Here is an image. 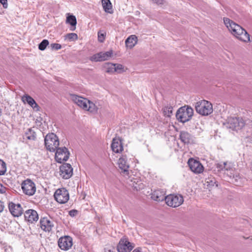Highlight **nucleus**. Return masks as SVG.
I'll use <instances>...</instances> for the list:
<instances>
[{"label":"nucleus","mask_w":252,"mask_h":252,"mask_svg":"<svg viewBox=\"0 0 252 252\" xmlns=\"http://www.w3.org/2000/svg\"><path fill=\"white\" fill-rule=\"evenodd\" d=\"M223 22L229 32L236 38L245 42L250 41V35L240 25L228 18H224Z\"/></svg>","instance_id":"1"},{"label":"nucleus","mask_w":252,"mask_h":252,"mask_svg":"<svg viewBox=\"0 0 252 252\" xmlns=\"http://www.w3.org/2000/svg\"><path fill=\"white\" fill-rule=\"evenodd\" d=\"M68 98L79 107L84 110L95 114L98 110V107L94 103L88 99L81 96L73 94H69Z\"/></svg>","instance_id":"2"},{"label":"nucleus","mask_w":252,"mask_h":252,"mask_svg":"<svg viewBox=\"0 0 252 252\" xmlns=\"http://www.w3.org/2000/svg\"><path fill=\"white\" fill-rule=\"evenodd\" d=\"M193 115V109L189 106H184L177 110L176 117L178 121L184 123L189 121Z\"/></svg>","instance_id":"3"},{"label":"nucleus","mask_w":252,"mask_h":252,"mask_svg":"<svg viewBox=\"0 0 252 252\" xmlns=\"http://www.w3.org/2000/svg\"><path fill=\"white\" fill-rule=\"evenodd\" d=\"M223 125L228 128L237 130L242 129L245 126V122L242 118L230 117L226 119Z\"/></svg>","instance_id":"4"},{"label":"nucleus","mask_w":252,"mask_h":252,"mask_svg":"<svg viewBox=\"0 0 252 252\" xmlns=\"http://www.w3.org/2000/svg\"><path fill=\"white\" fill-rule=\"evenodd\" d=\"M196 111L203 116H207L213 112V106L208 101L201 100L196 103Z\"/></svg>","instance_id":"5"},{"label":"nucleus","mask_w":252,"mask_h":252,"mask_svg":"<svg viewBox=\"0 0 252 252\" xmlns=\"http://www.w3.org/2000/svg\"><path fill=\"white\" fill-rule=\"evenodd\" d=\"M44 144L48 151L55 152L59 146V140L55 134L48 133L45 137Z\"/></svg>","instance_id":"6"},{"label":"nucleus","mask_w":252,"mask_h":252,"mask_svg":"<svg viewBox=\"0 0 252 252\" xmlns=\"http://www.w3.org/2000/svg\"><path fill=\"white\" fill-rule=\"evenodd\" d=\"M165 202L168 206L176 208L183 204L184 198L180 194H170L166 196Z\"/></svg>","instance_id":"7"},{"label":"nucleus","mask_w":252,"mask_h":252,"mask_svg":"<svg viewBox=\"0 0 252 252\" xmlns=\"http://www.w3.org/2000/svg\"><path fill=\"white\" fill-rule=\"evenodd\" d=\"M55 199L60 204L66 203L69 199L68 191L65 188L57 189L54 193Z\"/></svg>","instance_id":"8"},{"label":"nucleus","mask_w":252,"mask_h":252,"mask_svg":"<svg viewBox=\"0 0 252 252\" xmlns=\"http://www.w3.org/2000/svg\"><path fill=\"white\" fill-rule=\"evenodd\" d=\"M21 188L23 193L29 196L33 195L36 191L35 184L32 181L29 179L22 182Z\"/></svg>","instance_id":"9"},{"label":"nucleus","mask_w":252,"mask_h":252,"mask_svg":"<svg viewBox=\"0 0 252 252\" xmlns=\"http://www.w3.org/2000/svg\"><path fill=\"white\" fill-rule=\"evenodd\" d=\"M103 69L105 72L109 74H113L115 72L121 73L124 71V66L122 64L111 63H104L103 65Z\"/></svg>","instance_id":"10"},{"label":"nucleus","mask_w":252,"mask_h":252,"mask_svg":"<svg viewBox=\"0 0 252 252\" xmlns=\"http://www.w3.org/2000/svg\"><path fill=\"white\" fill-rule=\"evenodd\" d=\"M55 153V159L58 163H62L66 161L69 156V153L65 147L57 148Z\"/></svg>","instance_id":"11"},{"label":"nucleus","mask_w":252,"mask_h":252,"mask_svg":"<svg viewBox=\"0 0 252 252\" xmlns=\"http://www.w3.org/2000/svg\"><path fill=\"white\" fill-rule=\"evenodd\" d=\"M117 164L121 170L124 176H128L129 174V164L126 155H122L118 159Z\"/></svg>","instance_id":"12"},{"label":"nucleus","mask_w":252,"mask_h":252,"mask_svg":"<svg viewBox=\"0 0 252 252\" xmlns=\"http://www.w3.org/2000/svg\"><path fill=\"white\" fill-rule=\"evenodd\" d=\"M134 247V245L127 238L123 237L120 239L117 246V251L118 252H130Z\"/></svg>","instance_id":"13"},{"label":"nucleus","mask_w":252,"mask_h":252,"mask_svg":"<svg viewBox=\"0 0 252 252\" xmlns=\"http://www.w3.org/2000/svg\"><path fill=\"white\" fill-rule=\"evenodd\" d=\"M59 247L63 251L69 250L73 245L72 238L69 236L61 237L58 240Z\"/></svg>","instance_id":"14"},{"label":"nucleus","mask_w":252,"mask_h":252,"mask_svg":"<svg viewBox=\"0 0 252 252\" xmlns=\"http://www.w3.org/2000/svg\"><path fill=\"white\" fill-rule=\"evenodd\" d=\"M188 163L190 170L195 174L201 173L204 170L203 165L198 160L190 158L189 159Z\"/></svg>","instance_id":"15"},{"label":"nucleus","mask_w":252,"mask_h":252,"mask_svg":"<svg viewBox=\"0 0 252 252\" xmlns=\"http://www.w3.org/2000/svg\"><path fill=\"white\" fill-rule=\"evenodd\" d=\"M112 51L100 52L94 54L91 58V60L94 62H101L109 60L112 56Z\"/></svg>","instance_id":"16"},{"label":"nucleus","mask_w":252,"mask_h":252,"mask_svg":"<svg viewBox=\"0 0 252 252\" xmlns=\"http://www.w3.org/2000/svg\"><path fill=\"white\" fill-rule=\"evenodd\" d=\"M73 169L70 164L65 163L60 167V175L64 179L69 178L72 175Z\"/></svg>","instance_id":"17"},{"label":"nucleus","mask_w":252,"mask_h":252,"mask_svg":"<svg viewBox=\"0 0 252 252\" xmlns=\"http://www.w3.org/2000/svg\"><path fill=\"white\" fill-rule=\"evenodd\" d=\"M41 228L45 231L50 232L54 226V222L47 217L42 218L40 220Z\"/></svg>","instance_id":"18"},{"label":"nucleus","mask_w":252,"mask_h":252,"mask_svg":"<svg viewBox=\"0 0 252 252\" xmlns=\"http://www.w3.org/2000/svg\"><path fill=\"white\" fill-rule=\"evenodd\" d=\"M10 212L14 217H18L23 213V209L20 204L10 202L8 205Z\"/></svg>","instance_id":"19"},{"label":"nucleus","mask_w":252,"mask_h":252,"mask_svg":"<svg viewBox=\"0 0 252 252\" xmlns=\"http://www.w3.org/2000/svg\"><path fill=\"white\" fill-rule=\"evenodd\" d=\"M24 216L25 220L30 223L36 222L38 220V215L37 212L32 209L27 210Z\"/></svg>","instance_id":"20"},{"label":"nucleus","mask_w":252,"mask_h":252,"mask_svg":"<svg viewBox=\"0 0 252 252\" xmlns=\"http://www.w3.org/2000/svg\"><path fill=\"white\" fill-rule=\"evenodd\" d=\"M111 147L115 153H120L124 150L123 143L119 138H113Z\"/></svg>","instance_id":"21"},{"label":"nucleus","mask_w":252,"mask_h":252,"mask_svg":"<svg viewBox=\"0 0 252 252\" xmlns=\"http://www.w3.org/2000/svg\"><path fill=\"white\" fill-rule=\"evenodd\" d=\"M181 141L185 144H192L194 142V137L188 132L182 131L180 134Z\"/></svg>","instance_id":"22"},{"label":"nucleus","mask_w":252,"mask_h":252,"mask_svg":"<svg viewBox=\"0 0 252 252\" xmlns=\"http://www.w3.org/2000/svg\"><path fill=\"white\" fill-rule=\"evenodd\" d=\"M22 101L25 103H27L33 109L36 111L39 110V106L36 103L35 101L31 96L29 95H25L22 97Z\"/></svg>","instance_id":"23"},{"label":"nucleus","mask_w":252,"mask_h":252,"mask_svg":"<svg viewBox=\"0 0 252 252\" xmlns=\"http://www.w3.org/2000/svg\"><path fill=\"white\" fill-rule=\"evenodd\" d=\"M164 192L161 190L158 189L155 190L152 193L151 198L157 201H162L164 200H165L166 196L165 195Z\"/></svg>","instance_id":"24"},{"label":"nucleus","mask_w":252,"mask_h":252,"mask_svg":"<svg viewBox=\"0 0 252 252\" xmlns=\"http://www.w3.org/2000/svg\"><path fill=\"white\" fill-rule=\"evenodd\" d=\"M217 167L220 171H233V166L231 163L228 162H223L218 163Z\"/></svg>","instance_id":"25"},{"label":"nucleus","mask_w":252,"mask_h":252,"mask_svg":"<svg viewBox=\"0 0 252 252\" xmlns=\"http://www.w3.org/2000/svg\"><path fill=\"white\" fill-rule=\"evenodd\" d=\"M137 37L135 35H131L125 41L126 47L132 49L137 43Z\"/></svg>","instance_id":"26"},{"label":"nucleus","mask_w":252,"mask_h":252,"mask_svg":"<svg viewBox=\"0 0 252 252\" xmlns=\"http://www.w3.org/2000/svg\"><path fill=\"white\" fill-rule=\"evenodd\" d=\"M24 138L29 140H35L36 133L32 128H28L25 133Z\"/></svg>","instance_id":"27"},{"label":"nucleus","mask_w":252,"mask_h":252,"mask_svg":"<svg viewBox=\"0 0 252 252\" xmlns=\"http://www.w3.org/2000/svg\"><path fill=\"white\" fill-rule=\"evenodd\" d=\"M66 23L69 24L71 27L70 30L73 31L76 29V25L77 24L76 18L74 15H69L66 18Z\"/></svg>","instance_id":"28"},{"label":"nucleus","mask_w":252,"mask_h":252,"mask_svg":"<svg viewBox=\"0 0 252 252\" xmlns=\"http://www.w3.org/2000/svg\"><path fill=\"white\" fill-rule=\"evenodd\" d=\"M102 5L105 12L109 13H112V4L110 0H101Z\"/></svg>","instance_id":"29"},{"label":"nucleus","mask_w":252,"mask_h":252,"mask_svg":"<svg viewBox=\"0 0 252 252\" xmlns=\"http://www.w3.org/2000/svg\"><path fill=\"white\" fill-rule=\"evenodd\" d=\"M132 184L131 185L136 190L140 189L143 188L144 185L140 181H138L137 179H131Z\"/></svg>","instance_id":"30"},{"label":"nucleus","mask_w":252,"mask_h":252,"mask_svg":"<svg viewBox=\"0 0 252 252\" xmlns=\"http://www.w3.org/2000/svg\"><path fill=\"white\" fill-rule=\"evenodd\" d=\"M173 109V107L170 105L164 107L163 109L164 116L170 117L172 114Z\"/></svg>","instance_id":"31"},{"label":"nucleus","mask_w":252,"mask_h":252,"mask_svg":"<svg viewBox=\"0 0 252 252\" xmlns=\"http://www.w3.org/2000/svg\"><path fill=\"white\" fill-rule=\"evenodd\" d=\"M6 171V166L5 163L1 159H0V175H4Z\"/></svg>","instance_id":"32"},{"label":"nucleus","mask_w":252,"mask_h":252,"mask_svg":"<svg viewBox=\"0 0 252 252\" xmlns=\"http://www.w3.org/2000/svg\"><path fill=\"white\" fill-rule=\"evenodd\" d=\"M65 38L69 41H75L78 39V35L75 33H70L65 35Z\"/></svg>","instance_id":"33"},{"label":"nucleus","mask_w":252,"mask_h":252,"mask_svg":"<svg viewBox=\"0 0 252 252\" xmlns=\"http://www.w3.org/2000/svg\"><path fill=\"white\" fill-rule=\"evenodd\" d=\"M49 44V41L47 39L43 40L38 45V49L40 50L43 51L44 50L47 46Z\"/></svg>","instance_id":"34"},{"label":"nucleus","mask_w":252,"mask_h":252,"mask_svg":"<svg viewBox=\"0 0 252 252\" xmlns=\"http://www.w3.org/2000/svg\"><path fill=\"white\" fill-rule=\"evenodd\" d=\"M50 46L52 49L55 50H58L62 47L61 45L58 43H52L50 45Z\"/></svg>","instance_id":"35"},{"label":"nucleus","mask_w":252,"mask_h":252,"mask_svg":"<svg viewBox=\"0 0 252 252\" xmlns=\"http://www.w3.org/2000/svg\"><path fill=\"white\" fill-rule=\"evenodd\" d=\"M97 35L98 41L100 42H103L105 39L104 33L98 32Z\"/></svg>","instance_id":"36"},{"label":"nucleus","mask_w":252,"mask_h":252,"mask_svg":"<svg viewBox=\"0 0 252 252\" xmlns=\"http://www.w3.org/2000/svg\"><path fill=\"white\" fill-rule=\"evenodd\" d=\"M0 3L3 5L4 8H7L8 7V3L7 0H0Z\"/></svg>","instance_id":"37"},{"label":"nucleus","mask_w":252,"mask_h":252,"mask_svg":"<svg viewBox=\"0 0 252 252\" xmlns=\"http://www.w3.org/2000/svg\"><path fill=\"white\" fill-rule=\"evenodd\" d=\"M77 211L76 210H71L69 212V215L71 217H74L77 215Z\"/></svg>","instance_id":"38"},{"label":"nucleus","mask_w":252,"mask_h":252,"mask_svg":"<svg viewBox=\"0 0 252 252\" xmlns=\"http://www.w3.org/2000/svg\"><path fill=\"white\" fill-rule=\"evenodd\" d=\"M153 2L158 4H162L163 3L164 0H152Z\"/></svg>","instance_id":"39"},{"label":"nucleus","mask_w":252,"mask_h":252,"mask_svg":"<svg viewBox=\"0 0 252 252\" xmlns=\"http://www.w3.org/2000/svg\"><path fill=\"white\" fill-rule=\"evenodd\" d=\"M4 207V206L3 203L2 201H0V213L2 212V211L3 210Z\"/></svg>","instance_id":"40"},{"label":"nucleus","mask_w":252,"mask_h":252,"mask_svg":"<svg viewBox=\"0 0 252 252\" xmlns=\"http://www.w3.org/2000/svg\"><path fill=\"white\" fill-rule=\"evenodd\" d=\"M4 188L1 184H0V193H2L4 192Z\"/></svg>","instance_id":"41"},{"label":"nucleus","mask_w":252,"mask_h":252,"mask_svg":"<svg viewBox=\"0 0 252 252\" xmlns=\"http://www.w3.org/2000/svg\"><path fill=\"white\" fill-rule=\"evenodd\" d=\"M113 250H114V249H113V250H111V249H109L108 248H105V252H114Z\"/></svg>","instance_id":"42"},{"label":"nucleus","mask_w":252,"mask_h":252,"mask_svg":"<svg viewBox=\"0 0 252 252\" xmlns=\"http://www.w3.org/2000/svg\"><path fill=\"white\" fill-rule=\"evenodd\" d=\"M132 252H141V250L139 248H136L134 249Z\"/></svg>","instance_id":"43"},{"label":"nucleus","mask_w":252,"mask_h":252,"mask_svg":"<svg viewBox=\"0 0 252 252\" xmlns=\"http://www.w3.org/2000/svg\"><path fill=\"white\" fill-rule=\"evenodd\" d=\"M230 175H229L230 176V177H231L232 176H233V177L234 178V175H232V173H230Z\"/></svg>","instance_id":"44"},{"label":"nucleus","mask_w":252,"mask_h":252,"mask_svg":"<svg viewBox=\"0 0 252 252\" xmlns=\"http://www.w3.org/2000/svg\"><path fill=\"white\" fill-rule=\"evenodd\" d=\"M251 169L252 171V161L251 162Z\"/></svg>","instance_id":"45"},{"label":"nucleus","mask_w":252,"mask_h":252,"mask_svg":"<svg viewBox=\"0 0 252 252\" xmlns=\"http://www.w3.org/2000/svg\"><path fill=\"white\" fill-rule=\"evenodd\" d=\"M1 109H0V116L1 115Z\"/></svg>","instance_id":"46"}]
</instances>
